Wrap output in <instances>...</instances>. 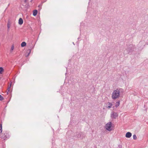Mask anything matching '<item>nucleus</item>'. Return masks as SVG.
Returning a JSON list of instances; mask_svg holds the SVG:
<instances>
[{
    "instance_id": "obj_1",
    "label": "nucleus",
    "mask_w": 148,
    "mask_h": 148,
    "mask_svg": "<svg viewBox=\"0 0 148 148\" xmlns=\"http://www.w3.org/2000/svg\"><path fill=\"white\" fill-rule=\"evenodd\" d=\"M123 92L122 89H116L113 91L112 95V99H115L119 98L120 97L121 92Z\"/></svg>"
},
{
    "instance_id": "obj_2",
    "label": "nucleus",
    "mask_w": 148,
    "mask_h": 148,
    "mask_svg": "<svg viewBox=\"0 0 148 148\" xmlns=\"http://www.w3.org/2000/svg\"><path fill=\"white\" fill-rule=\"evenodd\" d=\"M2 125L0 124V138L1 139L5 140L6 138H9V135L7 132H5L4 133H2Z\"/></svg>"
},
{
    "instance_id": "obj_3",
    "label": "nucleus",
    "mask_w": 148,
    "mask_h": 148,
    "mask_svg": "<svg viewBox=\"0 0 148 148\" xmlns=\"http://www.w3.org/2000/svg\"><path fill=\"white\" fill-rule=\"evenodd\" d=\"M112 123L109 122L107 123L105 125V128L107 130L109 131H112Z\"/></svg>"
},
{
    "instance_id": "obj_4",
    "label": "nucleus",
    "mask_w": 148,
    "mask_h": 148,
    "mask_svg": "<svg viewBox=\"0 0 148 148\" xmlns=\"http://www.w3.org/2000/svg\"><path fill=\"white\" fill-rule=\"evenodd\" d=\"M118 116V114L116 112L113 111L111 113V117L112 118L115 119Z\"/></svg>"
},
{
    "instance_id": "obj_5",
    "label": "nucleus",
    "mask_w": 148,
    "mask_h": 148,
    "mask_svg": "<svg viewBox=\"0 0 148 148\" xmlns=\"http://www.w3.org/2000/svg\"><path fill=\"white\" fill-rule=\"evenodd\" d=\"M83 134V133L82 132H77L75 135V137L77 138H81L82 135Z\"/></svg>"
},
{
    "instance_id": "obj_6",
    "label": "nucleus",
    "mask_w": 148,
    "mask_h": 148,
    "mask_svg": "<svg viewBox=\"0 0 148 148\" xmlns=\"http://www.w3.org/2000/svg\"><path fill=\"white\" fill-rule=\"evenodd\" d=\"M132 135L131 133L129 132H127L125 134V137L127 138H130Z\"/></svg>"
},
{
    "instance_id": "obj_7",
    "label": "nucleus",
    "mask_w": 148,
    "mask_h": 148,
    "mask_svg": "<svg viewBox=\"0 0 148 148\" xmlns=\"http://www.w3.org/2000/svg\"><path fill=\"white\" fill-rule=\"evenodd\" d=\"M112 106V104L111 103L108 102V103L107 104L106 108L109 109L111 108Z\"/></svg>"
},
{
    "instance_id": "obj_8",
    "label": "nucleus",
    "mask_w": 148,
    "mask_h": 148,
    "mask_svg": "<svg viewBox=\"0 0 148 148\" xmlns=\"http://www.w3.org/2000/svg\"><path fill=\"white\" fill-rule=\"evenodd\" d=\"M23 23V21L21 18H20L18 20V23L19 25H21Z\"/></svg>"
},
{
    "instance_id": "obj_9",
    "label": "nucleus",
    "mask_w": 148,
    "mask_h": 148,
    "mask_svg": "<svg viewBox=\"0 0 148 148\" xmlns=\"http://www.w3.org/2000/svg\"><path fill=\"white\" fill-rule=\"evenodd\" d=\"M131 49L130 48H128L127 49H126L125 51H124V53H126V51H127L126 53H130V52L131 51Z\"/></svg>"
},
{
    "instance_id": "obj_10",
    "label": "nucleus",
    "mask_w": 148,
    "mask_h": 148,
    "mask_svg": "<svg viewBox=\"0 0 148 148\" xmlns=\"http://www.w3.org/2000/svg\"><path fill=\"white\" fill-rule=\"evenodd\" d=\"M120 104V101H116V104H115V107L117 108L118 107V106H119V105Z\"/></svg>"
},
{
    "instance_id": "obj_11",
    "label": "nucleus",
    "mask_w": 148,
    "mask_h": 148,
    "mask_svg": "<svg viewBox=\"0 0 148 148\" xmlns=\"http://www.w3.org/2000/svg\"><path fill=\"white\" fill-rule=\"evenodd\" d=\"M37 12L38 11L37 10H34L33 13V15L34 16H36L37 15Z\"/></svg>"
},
{
    "instance_id": "obj_12",
    "label": "nucleus",
    "mask_w": 148,
    "mask_h": 148,
    "mask_svg": "<svg viewBox=\"0 0 148 148\" xmlns=\"http://www.w3.org/2000/svg\"><path fill=\"white\" fill-rule=\"evenodd\" d=\"M26 44L25 42H23L21 44V46L22 47H23L26 45Z\"/></svg>"
},
{
    "instance_id": "obj_13",
    "label": "nucleus",
    "mask_w": 148,
    "mask_h": 148,
    "mask_svg": "<svg viewBox=\"0 0 148 148\" xmlns=\"http://www.w3.org/2000/svg\"><path fill=\"white\" fill-rule=\"evenodd\" d=\"M11 83L10 84V86H8V88L7 89L8 91L7 92V94L8 95V92H10V88L11 87Z\"/></svg>"
},
{
    "instance_id": "obj_14",
    "label": "nucleus",
    "mask_w": 148,
    "mask_h": 148,
    "mask_svg": "<svg viewBox=\"0 0 148 148\" xmlns=\"http://www.w3.org/2000/svg\"><path fill=\"white\" fill-rule=\"evenodd\" d=\"M31 50L30 49H28V50H27V56H26L27 57V56H28L29 55L30 53H31Z\"/></svg>"
},
{
    "instance_id": "obj_15",
    "label": "nucleus",
    "mask_w": 148,
    "mask_h": 148,
    "mask_svg": "<svg viewBox=\"0 0 148 148\" xmlns=\"http://www.w3.org/2000/svg\"><path fill=\"white\" fill-rule=\"evenodd\" d=\"M4 70L3 68L2 67H0V74H1L2 72Z\"/></svg>"
},
{
    "instance_id": "obj_16",
    "label": "nucleus",
    "mask_w": 148,
    "mask_h": 148,
    "mask_svg": "<svg viewBox=\"0 0 148 148\" xmlns=\"http://www.w3.org/2000/svg\"><path fill=\"white\" fill-rule=\"evenodd\" d=\"M14 46L13 45H12L11 47V50H10V51L11 52H12L13 51V50H14Z\"/></svg>"
},
{
    "instance_id": "obj_17",
    "label": "nucleus",
    "mask_w": 148,
    "mask_h": 148,
    "mask_svg": "<svg viewBox=\"0 0 148 148\" xmlns=\"http://www.w3.org/2000/svg\"><path fill=\"white\" fill-rule=\"evenodd\" d=\"M133 138L134 140H136L137 139V137L135 134L133 135Z\"/></svg>"
},
{
    "instance_id": "obj_18",
    "label": "nucleus",
    "mask_w": 148,
    "mask_h": 148,
    "mask_svg": "<svg viewBox=\"0 0 148 148\" xmlns=\"http://www.w3.org/2000/svg\"><path fill=\"white\" fill-rule=\"evenodd\" d=\"M85 135L83 133V134L82 135L81 138L82 139H83V138H84L85 137Z\"/></svg>"
},
{
    "instance_id": "obj_19",
    "label": "nucleus",
    "mask_w": 148,
    "mask_h": 148,
    "mask_svg": "<svg viewBox=\"0 0 148 148\" xmlns=\"http://www.w3.org/2000/svg\"><path fill=\"white\" fill-rule=\"evenodd\" d=\"M3 99V97L0 95V101H2Z\"/></svg>"
},
{
    "instance_id": "obj_20",
    "label": "nucleus",
    "mask_w": 148,
    "mask_h": 148,
    "mask_svg": "<svg viewBox=\"0 0 148 148\" xmlns=\"http://www.w3.org/2000/svg\"><path fill=\"white\" fill-rule=\"evenodd\" d=\"M7 27L8 28V29L9 30L10 27V25L8 23Z\"/></svg>"
},
{
    "instance_id": "obj_21",
    "label": "nucleus",
    "mask_w": 148,
    "mask_h": 148,
    "mask_svg": "<svg viewBox=\"0 0 148 148\" xmlns=\"http://www.w3.org/2000/svg\"><path fill=\"white\" fill-rule=\"evenodd\" d=\"M122 146L121 145H119V148H122Z\"/></svg>"
},
{
    "instance_id": "obj_22",
    "label": "nucleus",
    "mask_w": 148,
    "mask_h": 148,
    "mask_svg": "<svg viewBox=\"0 0 148 148\" xmlns=\"http://www.w3.org/2000/svg\"><path fill=\"white\" fill-rule=\"evenodd\" d=\"M142 42H143L142 41L140 42L139 43V44H142Z\"/></svg>"
},
{
    "instance_id": "obj_23",
    "label": "nucleus",
    "mask_w": 148,
    "mask_h": 148,
    "mask_svg": "<svg viewBox=\"0 0 148 148\" xmlns=\"http://www.w3.org/2000/svg\"><path fill=\"white\" fill-rule=\"evenodd\" d=\"M25 3H26L27 2V0H24Z\"/></svg>"
},
{
    "instance_id": "obj_24",
    "label": "nucleus",
    "mask_w": 148,
    "mask_h": 148,
    "mask_svg": "<svg viewBox=\"0 0 148 148\" xmlns=\"http://www.w3.org/2000/svg\"><path fill=\"white\" fill-rule=\"evenodd\" d=\"M73 44H74V42H73Z\"/></svg>"
}]
</instances>
